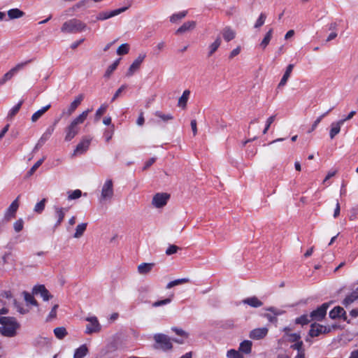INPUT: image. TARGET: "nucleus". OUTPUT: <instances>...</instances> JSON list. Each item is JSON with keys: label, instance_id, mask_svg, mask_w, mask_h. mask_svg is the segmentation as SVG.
Instances as JSON below:
<instances>
[{"label": "nucleus", "instance_id": "aec40b11", "mask_svg": "<svg viewBox=\"0 0 358 358\" xmlns=\"http://www.w3.org/2000/svg\"><path fill=\"white\" fill-rule=\"evenodd\" d=\"M322 328L323 325L316 322L313 323L310 325V329L309 330L308 335L312 338L319 336L320 334H322Z\"/></svg>", "mask_w": 358, "mask_h": 358}, {"label": "nucleus", "instance_id": "9b49d317", "mask_svg": "<svg viewBox=\"0 0 358 358\" xmlns=\"http://www.w3.org/2000/svg\"><path fill=\"white\" fill-rule=\"evenodd\" d=\"M145 58V54H140L138 57L133 62V63L130 65L127 73L126 76L130 77L136 71L140 69L141 64Z\"/></svg>", "mask_w": 358, "mask_h": 358}, {"label": "nucleus", "instance_id": "72a5a7b5", "mask_svg": "<svg viewBox=\"0 0 358 358\" xmlns=\"http://www.w3.org/2000/svg\"><path fill=\"white\" fill-rule=\"evenodd\" d=\"M51 107L50 104H48L44 107H43L41 109L37 110L36 113H34L31 116V121L33 122H36L40 117H42V115L47 111L48 109Z\"/></svg>", "mask_w": 358, "mask_h": 358}, {"label": "nucleus", "instance_id": "393cba45", "mask_svg": "<svg viewBox=\"0 0 358 358\" xmlns=\"http://www.w3.org/2000/svg\"><path fill=\"white\" fill-rule=\"evenodd\" d=\"M293 68H294V64H289L287 66L286 71H285L281 80L280 81L278 87H282L286 84V83H287L288 78H289L290 74L293 70Z\"/></svg>", "mask_w": 358, "mask_h": 358}, {"label": "nucleus", "instance_id": "864d4df0", "mask_svg": "<svg viewBox=\"0 0 358 358\" xmlns=\"http://www.w3.org/2000/svg\"><path fill=\"white\" fill-rule=\"evenodd\" d=\"M173 296V295H171L169 298H166L165 299L159 300V301H157L154 302L152 303V306L153 307H158V306H164V305H166V304L169 303L171 301V300H172Z\"/></svg>", "mask_w": 358, "mask_h": 358}, {"label": "nucleus", "instance_id": "e433bc0d", "mask_svg": "<svg viewBox=\"0 0 358 358\" xmlns=\"http://www.w3.org/2000/svg\"><path fill=\"white\" fill-rule=\"evenodd\" d=\"M120 60L121 58L117 59L112 64L108 67L104 74L105 78H109L110 76L113 72L117 69Z\"/></svg>", "mask_w": 358, "mask_h": 358}, {"label": "nucleus", "instance_id": "4c0bfd02", "mask_svg": "<svg viewBox=\"0 0 358 358\" xmlns=\"http://www.w3.org/2000/svg\"><path fill=\"white\" fill-rule=\"evenodd\" d=\"M189 281H190L189 279L186 278L176 279V280L169 282L166 285V289H171L174 286H176V285H178L180 284H183V283L189 282Z\"/></svg>", "mask_w": 358, "mask_h": 358}, {"label": "nucleus", "instance_id": "49530a36", "mask_svg": "<svg viewBox=\"0 0 358 358\" xmlns=\"http://www.w3.org/2000/svg\"><path fill=\"white\" fill-rule=\"evenodd\" d=\"M108 108V105L106 103L102 104L100 108L96 110L95 113V121L99 120L100 117L105 113Z\"/></svg>", "mask_w": 358, "mask_h": 358}, {"label": "nucleus", "instance_id": "2eb2a0df", "mask_svg": "<svg viewBox=\"0 0 358 358\" xmlns=\"http://www.w3.org/2000/svg\"><path fill=\"white\" fill-rule=\"evenodd\" d=\"M260 127L255 122H251L248 127V143L255 141L259 133Z\"/></svg>", "mask_w": 358, "mask_h": 358}, {"label": "nucleus", "instance_id": "37998d69", "mask_svg": "<svg viewBox=\"0 0 358 358\" xmlns=\"http://www.w3.org/2000/svg\"><path fill=\"white\" fill-rule=\"evenodd\" d=\"M187 14V10H184L178 13L173 14L170 17V21L173 23L176 22L178 20H180L185 17Z\"/></svg>", "mask_w": 358, "mask_h": 358}, {"label": "nucleus", "instance_id": "5701e85b", "mask_svg": "<svg viewBox=\"0 0 358 358\" xmlns=\"http://www.w3.org/2000/svg\"><path fill=\"white\" fill-rule=\"evenodd\" d=\"M84 99V95L83 94H79L75 100L71 103L69 108L68 109V115H71L76 109L78 108V106L81 103Z\"/></svg>", "mask_w": 358, "mask_h": 358}, {"label": "nucleus", "instance_id": "69168bd1", "mask_svg": "<svg viewBox=\"0 0 358 358\" xmlns=\"http://www.w3.org/2000/svg\"><path fill=\"white\" fill-rule=\"evenodd\" d=\"M156 161V157H151L147 162H145V165L143 168V170H147L149 169Z\"/></svg>", "mask_w": 358, "mask_h": 358}, {"label": "nucleus", "instance_id": "a19ab883", "mask_svg": "<svg viewBox=\"0 0 358 358\" xmlns=\"http://www.w3.org/2000/svg\"><path fill=\"white\" fill-rule=\"evenodd\" d=\"M272 33H273V29H271L265 35L264 38H263L262 41L260 43V46L263 48V49H265L266 47L268 45L271 39V37H272Z\"/></svg>", "mask_w": 358, "mask_h": 358}, {"label": "nucleus", "instance_id": "4468645a", "mask_svg": "<svg viewBox=\"0 0 358 358\" xmlns=\"http://www.w3.org/2000/svg\"><path fill=\"white\" fill-rule=\"evenodd\" d=\"M18 198H19V196H17V199H15L11 203V204L10 205V206L8 207L7 210L6 211L5 215H4V220L6 222H8L12 218H14L15 217V213H16V212H17V210L18 209V207H19Z\"/></svg>", "mask_w": 358, "mask_h": 358}, {"label": "nucleus", "instance_id": "58836bf2", "mask_svg": "<svg viewBox=\"0 0 358 358\" xmlns=\"http://www.w3.org/2000/svg\"><path fill=\"white\" fill-rule=\"evenodd\" d=\"M313 321L310 320V315H303L295 320V323L298 324L305 325Z\"/></svg>", "mask_w": 358, "mask_h": 358}, {"label": "nucleus", "instance_id": "0eeeda50", "mask_svg": "<svg viewBox=\"0 0 358 358\" xmlns=\"http://www.w3.org/2000/svg\"><path fill=\"white\" fill-rule=\"evenodd\" d=\"M32 61V59L27 60L24 62H22L20 64H17L15 66L12 68L10 71H8L7 73H6L3 77L0 79V85L5 84L8 80H10L14 74L22 69L24 66H25L27 64L30 63Z\"/></svg>", "mask_w": 358, "mask_h": 358}, {"label": "nucleus", "instance_id": "c85d7f7f", "mask_svg": "<svg viewBox=\"0 0 358 358\" xmlns=\"http://www.w3.org/2000/svg\"><path fill=\"white\" fill-rule=\"evenodd\" d=\"M189 94H190V91L189 90H186L183 92L182 96L178 99V106H180L182 108H186Z\"/></svg>", "mask_w": 358, "mask_h": 358}, {"label": "nucleus", "instance_id": "ea45409f", "mask_svg": "<svg viewBox=\"0 0 358 358\" xmlns=\"http://www.w3.org/2000/svg\"><path fill=\"white\" fill-rule=\"evenodd\" d=\"M23 102H24V101L21 100L17 105H15L14 107H13L10 110V111L8 114L7 118H8V119L13 118L19 112L22 105L23 104Z\"/></svg>", "mask_w": 358, "mask_h": 358}, {"label": "nucleus", "instance_id": "f03ea898", "mask_svg": "<svg viewBox=\"0 0 358 358\" xmlns=\"http://www.w3.org/2000/svg\"><path fill=\"white\" fill-rule=\"evenodd\" d=\"M86 27V24L80 20L73 18L65 22L62 24L61 31L67 34L77 33L85 30Z\"/></svg>", "mask_w": 358, "mask_h": 358}, {"label": "nucleus", "instance_id": "1a4fd4ad", "mask_svg": "<svg viewBox=\"0 0 358 358\" xmlns=\"http://www.w3.org/2000/svg\"><path fill=\"white\" fill-rule=\"evenodd\" d=\"M86 320L89 322V324L86 326L85 333L87 334H92L100 331L101 325L96 317H87Z\"/></svg>", "mask_w": 358, "mask_h": 358}, {"label": "nucleus", "instance_id": "603ef678", "mask_svg": "<svg viewBox=\"0 0 358 358\" xmlns=\"http://www.w3.org/2000/svg\"><path fill=\"white\" fill-rule=\"evenodd\" d=\"M68 199L69 200L76 199L82 196V192L80 189H76L68 192Z\"/></svg>", "mask_w": 358, "mask_h": 358}, {"label": "nucleus", "instance_id": "13d9d810", "mask_svg": "<svg viewBox=\"0 0 358 358\" xmlns=\"http://www.w3.org/2000/svg\"><path fill=\"white\" fill-rule=\"evenodd\" d=\"M127 86L126 85H122L114 94L113 98L111 99V102L115 101L121 94V93L127 89Z\"/></svg>", "mask_w": 358, "mask_h": 358}, {"label": "nucleus", "instance_id": "bf43d9fd", "mask_svg": "<svg viewBox=\"0 0 358 358\" xmlns=\"http://www.w3.org/2000/svg\"><path fill=\"white\" fill-rule=\"evenodd\" d=\"M24 222L22 219L17 220L13 224L14 229L16 232H20L23 229Z\"/></svg>", "mask_w": 358, "mask_h": 358}, {"label": "nucleus", "instance_id": "9d476101", "mask_svg": "<svg viewBox=\"0 0 358 358\" xmlns=\"http://www.w3.org/2000/svg\"><path fill=\"white\" fill-rule=\"evenodd\" d=\"M32 294H40L44 301H48L53 297L44 285H35L32 289Z\"/></svg>", "mask_w": 358, "mask_h": 358}, {"label": "nucleus", "instance_id": "6ab92c4d", "mask_svg": "<svg viewBox=\"0 0 358 358\" xmlns=\"http://www.w3.org/2000/svg\"><path fill=\"white\" fill-rule=\"evenodd\" d=\"M196 27L195 21H187L180 27L176 31V34H181L189 30L194 29Z\"/></svg>", "mask_w": 358, "mask_h": 358}, {"label": "nucleus", "instance_id": "a878e982", "mask_svg": "<svg viewBox=\"0 0 358 358\" xmlns=\"http://www.w3.org/2000/svg\"><path fill=\"white\" fill-rule=\"evenodd\" d=\"M88 352L89 350L87 345L83 344L75 350L73 358H83Z\"/></svg>", "mask_w": 358, "mask_h": 358}, {"label": "nucleus", "instance_id": "412c9836", "mask_svg": "<svg viewBox=\"0 0 358 358\" xmlns=\"http://www.w3.org/2000/svg\"><path fill=\"white\" fill-rule=\"evenodd\" d=\"M55 210L56 216L57 217V222L54 225V230L55 229H57L61 224V223L62 222V221H63V220L64 218V216H65L64 210L66 211L67 209H64L63 208H59V207L55 206Z\"/></svg>", "mask_w": 358, "mask_h": 358}, {"label": "nucleus", "instance_id": "de8ad7c7", "mask_svg": "<svg viewBox=\"0 0 358 358\" xmlns=\"http://www.w3.org/2000/svg\"><path fill=\"white\" fill-rule=\"evenodd\" d=\"M45 157H42L41 159H40L39 160H38L33 166L32 167L29 169V171L27 172V175L29 176H31L32 174H34V173L37 170V169L42 164V163L44 162Z\"/></svg>", "mask_w": 358, "mask_h": 358}, {"label": "nucleus", "instance_id": "8fccbe9b", "mask_svg": "<svg viewBox=\"0 0 358 358\" xmlns=\"http://www.w3.org/2000/svg\"><path fill=\"white\" fill-rule=\"evenodd\" d=\"M13 305L17 310L22 315L27 314L29 313L28 309H25L22 306V304L19 303L16 299H13Z\"/></svg>", "mask_w": 358, "mask_h": 358}, {"label": "nucleus", "instance_id": "7c9ffc66", "mask_svg": "<svg viewBox=\"0 0 358 358\" xmlns=\"http://www.w3.org/2000/svg\"><path fill=\"white\" fill-rule=\"evenodd\" d=\"M222 36L224 39L229 42L235 38V31L227 27L222 30Z\"/></svg>", "mask_w": 358, "mask_h": 358}, {"label": "nucleus", "instance_id": "c03bdc74", "mask_svg": "<svg viewBox=\"0 0 358 358\" xmlns=\"http://www.w3.org/2000/svg\"><path fill=\"white\" fill-rule=\"evenodd\" d=\"M155 115L160 118L163 122H168L173 119V116L171 114H164L161 111H156Z\"/></svg>", "mask_w": 358, "mask_h": 358}, {"label": "nucleus", "instance_id": "e2e57ef3", "mask_svg": "<svg viewBox=\"0 0 358 358\" xmlns=\"http://www.w3.org/2000/svg\"><path fill=\"white\" fill-rule=\"evenodd\" d=\"M275 118V115H272L267 119L266 127L263 130L264 134H265L267 132L271 124L274 122Z\"/></svg>", "mask_w": 358, "mask_h": 358}, {"label": "nucleus", "instance_id": "c9c22d12", "mask_svg": "<svg viewBox=\"0 0 358 358\" xmlns=\"http://www.w3.org/2000/svg\"><path fill=\"white\" fill-rule=\"evenodd\" d=\"M220 44H221V39H220V38L218 37L216 38V40L212 44L210 45L209 52L208 54V57H211L217 51V50L220 47Z\"/></svg>", "mask_w": 358, "mask_h": 358}, {"label": "nucleus", "instance_id": "2f4dec72", "mask_svg": "<svg viewBox=\"0 0 358 358\" xmlns=\"http://www.w3.org/2000/svg\"><path fill=\"white\" fill-rule=\"evenodd\" d=\"M248 306L252 308H259L263 306V302L257 296L248 297Z\"/></svg>", "mask_w": 358, "mask_h": 358}, {"label": "nucleus", "instance_id": "bb28decb", "mask_svg": "<svg viewBox=\"0 0 358 358\" xmlns=\"http://www.w3.org/2000/svg\"><path fill=\"white\" fill-rule=\"evenodd\" d=\"M155 264L153 263H142L138 266V271L140 274H147L152 269Z\"/></svg>", "mask_w": 358, "mask_h": 358}, {"label": "nucleus", "instance_id": "dca6fc26", "mask_svg": "<svg viewBox=\"0 0 358 358\" xmlns=\"http://www.w3.org/2000/svg\"><path fill=\"white\" fill-rule=\"evenodd\" d=\"M80 131V127L74 126L72 124H70L65 129V141H71L78 133Z\"/></svg>", "mask_w": 358, "mask_h": 358}, {"label": "nucleus", "instance_id": "79ce46f5", "mask_svg": "<svg viewBox=\"0 0 358 358\" xmlns=\"http://www.w3.org/2000/svg\"><path fill=\"white\" fill-rule=\"evenodd\" d=\"M47 202L46 199H43L41 201L37 203L34 207V212L41 214L45 209V203Z\"/></svg>", "mask_w": 358, "mask_h": 358}, {"label": "nucleus", "instance_id": "3c124183", "mask_svg": "<svg viewBox=\"0 0 358 358\" xmlns=\"http://www.w3.org/2000/svg\"><path fill=\"white\" fill-rule=\"evenodd\" d=\"M171 330L175 332L178 336L183 338H187L188 336H189V334L186 331H185L184 330H182V329L180 328H178V327H172L171 328Z\"/></svg>", "mask_w": 358, "mask_h": 358}, {"label": "nucleus", "instance_id": "cd10ccee", "mask_svg": "<svg viewBox=\"0 0 358 358\" xmlns=\"http://www.w3.org/2000/svg\"><path fill=\"white\" fill-rule=\"evenodd\" d=\"M22 295L24 296V301L27 303V305H32L34 306H38V301L34 299V294H30L27 291L22 292Z\"/></svg>", "mask_w": 358, "mask_h": 358}, {"label": "nucleus", "instance_id": "f257e3e1", "mask_svg": "<svg viewBox=\"0 0 358 358\" xmlns=\"http://www.w3.org/2000/svg\"><path fill=\"white\" fill-rule=\"evenodd\" d=\"M1 334L6 337H13L16 335V330L20 328V324L14 317H0Z\"/></svg>", "mask_w": 358, "mask_h": 358}, {"label": "nucleus", "instance_id": "5fc2aeb1", "mask_svg": "<svg viewBox=\"0 0 358 358\" xmlns=\"http://www.w3.org/2000/svg\"><path fill=\"white\" fill-rule=\"evenodd\" d=\"M227 356L228 358H244L238 351L234 349L229 350L227 352Z\"/></svg>", "mask_w": 358, "mask_h": 358}, {"label": "nucleus", "instance_id": "0e129e2a", "mask_svg": "<svg viewBox=\"0 0 358 358\" xmlns=\"http://www.w3.org/2000/svg\"><path fill=\"white\" fill-rule=\"evenodd\" d=\"M357 299V296L351 294L348 296L343 301V304L347 306L348 305L352 303Z\"/></svg>", "mask_w": 358, "mask_h": 358}, {"label": "nucleus", "instance_id": "423d86ee", "mask_svg": "<svg viewBox=\"0 0 358 358\" xmlns=\"http://www.w3.org/2000/svg\"><path fill=\"white\" fill-rule=\"evenodd\" d=\"M113 196V184L112 180H107L101 189L100 201L110 200Z\"/></svg>", "mask_w": 358, "mask_h": 358}, {"label": "nucleus", "instance_id": "a18cd8bd", "mask_svg": "<svg viewBox=\"0 0 358 358\" xmlns=\"http://www.w3.org/2000/svg\"><path fill=\"white\" fill-rule=\"evenodd\" d=\"M129 51V45L128 43H123L120 45L117 49V54L118 55H124Z\"/></svg>", "mask_w": 358, "mask_h": 358}, {"label": "nucleus", "instance_id": "6e6d98bb", "mask_svg": "<svg viewBox=\"0 0 358 358\" xmlns=\"http://www.w3.org/2000/svg\"><path fill=\"white\" fill-rule=\"evenodd\" d=\"M266 17V16L264 13H261L259 18L257 19L256 23L255 24L254 27L255 29H258V28L261 27L265 22Z\"/></svg>", "mask_w": 358, "mask_h": 358}, {"label": "nucleus", "instance_id": "052dcab7", "mask_svg": "<svg viewBox=\"0 0 358 358\" xmlns=\"http://www.w3.org/2000/svg\"><path fill=\"white\" fill-rule=\"evenodd\" d=\"M303 341H298L296 343L292 345L290 348L293 350H296L298 352H300L301 351L305 352V350L303 348Z\"/></svg>", "mask_w": 358, "mask_h": 358}, {"label": "nucleus", "instance_id": "f3484780", "mask_svg": "<svg viewBox=\"0 0 358 358\" xmlns=\"http://www.w3.org/2000/svg\"><path fill=\"white\" fill-rule=\"evenodd\" d=\"M268 331V329L266 327L257 328L250 331V337L252 339L260 340L267 335Z\"/></svg>", "mask_w": 358, "mask_h": 358}, {"label": "nucleus", "instance_id": "473e14b6", "mask_svg": "<svg viewBox=\"0 0 358 358\" xmlns=\"http://www.w3.org/2000/svg\"><path fill=\"white\" fill-rule=\"evenodd\" d=\"M87 222L81 223V224H79L78 225H77V227L76 228V232L73 234V237L76 238H79L81 236H83L84 234V232L85 231V230L87 229Z\"/></svg>", "mask_w": 358, "mask_h": 358}, {"label": "nucleus", "instance_id": "680f3d73", "mask_svg": "<svg viewBox=\"0 0 358 358\" xmlns=\"http://www.w3.org/2000/svg\"><path fill=\"white\" fill-rule=\"evenodd\" d=\"M59 306L57 304L55 305L51 311L50 312L48 317H47V321H48L49 320H51L52 318H55L56 316H57V310Z\"/></svg>", "mask_w": 358, "mask_h": 358}, {"label": "nucleus", "instance_id": "4d7b16f0", "mask_svg": "<svg viewBox=\"0 0 358 358\" xmlns=\"http://www.w3.org/2000/svg\"><path fill=\"white\" fill-rule=\"evenodd\" d=\"M113 131H114V125H112V129H106L103 136L106 138V142H109V141L112 138L113 135Z\"/></svg>", "mask_w": 358, "mask_h": 358}, {"label": "nucleus", "instance_id": "f8f14e48", "mask_svg": "<svg viewBox=\"0 0 358 358\" xmlns=\"http://www.w3.org/2000/svg\"><path fill=\"white\" fill-rule=\"evenodd\" d=\"M92 138L88 136L83 137L80 142L77 145L76 149L74 150L73 155L76 154H83L85 153L89 148L90 145Z\"/></svg>", "mask_w": 358, "mask_h": 358}, {"label": "nucleus", "instance_id": "20e7f679", "mask_svg": "<svg viewBox=\"0 0 358 358\" xmlns=\"http://www.w3.org/2000/svg\"><path fill=\"white\" fill-rule=\"evenodd\" d=\"M330 303L331 302L324 303L316 310H313L310 314V320L317 321L322 320L327 315V310Z\"/></svg>", "mask_w": 358, "mask_h": 358}, {"label": "nucleus", "instance_id": "ddd939ff", "mask_svg": "<svg viewBox=\"0 0 358 358\" xmlns=\"http://www.w3.org/2000/svg\"><path fill=\"white\" fill-rule=\"evenodd\" d=\"M329 317L333 320L342 318L344 321H346L348 323H350V321L348 320V317L345 310L341 306L334 307L329 312Z\"/></svg>", "mask_w": 358, "mask_h": 358}, {"label": "nucleus", "instance_id": "6e6552de", "mask_svg": "<svg viewBox=\"0 0 358 358\" xmlns=\"http://www.w3.org/2000/svg\"><path fill=\"white\" fill-rule=\"evenodd\" d=\"M170 194L168 193H157L154 195L152 203L156 208H160L166 205Z\"/></svg>", "mask_w": 358, "mask_h": 358}, {"label": "nucleus", "instance_id": "a211bd4d", "mask_svg": "<svg viewBox=\"0 0 358 358\" xmlns=\"http://www.w3.org/2000/svg\"><path fill=\"white\" fill-rule=\"evenodd\" d=\"M58 120H55L53 125L50 126L43 133L42 136L38 140V145H43L52 136L55 130V127L58 122Z\"/></svg>", "mask_w": 358, "mask_h": 358}, {"label": "nucleus", "instance_id": "4be33fe9", "mask_svg": "<svg viewBox=\"0 0 358 358\" xmlns=\"http://www.w3.org/2000/svg\"><path fill=\"white\" fill-rule=\"evenodd\" d=\"M344 123V120H338L336 122H333L331 125L329 136L333 139L341 131V127Z\"/></svg>", "mask_w": 358, "mask_h": 358}, {"label": "nucleus", "instance_id": "f704fd0d", "mask_svg": "<svg viewBox=\"0 0 358 358\" xmlns=\"http://www.w3.org/2000/svg\"><path fill=\"white\" fill-rule=\"evenodd\" d=\"M53 331L56 338L59 340L64 338V337L68 334L66 328L64 327H56Z\"/></svg>", "mask_w": 358, "mask_h": 358}, {"label": "nucleus", "instance_id": "09e8293b", "mask_svg": "<svg viewBox=\"0 0 358 358\" xmlns=\"http://www.w3.org/2000/svg\"><path fill=\"white\" fill-rule=\"evenodd\" d=\"M182 248L176 245H169L168 248L166 250V255H172L173 254H176L178 252V251L181 250Z\"/></svg>", "mask_w": 358, "mask_h": 358}, {"label": "nucleus", "instance_id": "7ed1b4c3", "mask_svg": "<svg viewBox=\"0 0 358 358\" xmlns=\"http://www.w3.org/2000/svg\"><path fill=\"white\" fill-rule=\"evenodd\" d=\"M155 344L154 348L168 351L173 348L171 339L166 334H156L153 336Z\"/></svg>", "mask_w": 358, "mask_h": 358}, {"label": "nucleus", "instance_id": "774afa93", "mask_svg": "<svg viewBox=\"0 0 358 358\" xmlns=\"http://www.w3.org/2000/svg\"><path fill=\"white\" fill-rule=\"evenodd\" d=\"M241 52V48L240 47H237L236 48L234 49L230 55H229V59H232L234 58V57H236V55H238Z\"/></svg>", "mask_w": 358, "mask_h": 358}, {"label": "nucleus", "instance_id": "c756f323", "mask_svg": "<svg viewBox=\"0 0 358 358\" xmlns=\"http://www.w3.org/2000/svg\"><path fill=\"white\" fill-rule=\"evenodd\" d=\"M24 15V13L18 8H12L8 11V16L10 20L17 19Z\"/></svg>", "mask_w": 358, "mask_h": 358}, {"label": "nucleus", "instance_id": "39448f33", "mask_svg": "<svg viewBox=\"0 0 358 358\" xmlns=\"http://www.w3.org/2000/svg\"><path fill=\"white\" fill-rule=\"evenodd\" d=\"M128 7L125 6L110 11H101L97 14V15L96 16V19L92 22H95L98 20H105L109 19L126 11Z\"/></svg>", "mask_w": 358, "mask_h": 358}, {"label": "nucleus", "instance_id": "338daca9", "mask_svg": "<svg viewBox=\"0 0 358 358\" xmlns=\"http://www.w3.org/2000/svg\"><path fill=\"white\" fill-rule=\"evenodd\" d=\"M289 341L291 342H298L300 341L301 336L299 334L294 333L289 334Z\"/></svg>", "mask_w": 358, "mask_h": 358}, {"label": "nucleus", "instance_id": "b1692460", "mask_svg": "<svg viewBox=\"0 0 358 358\" xmlns=\"http://www.w3.org/2000/svg\"><path fill=\"white\" fill-rule=\"evenodd\" d=\"M91 110H90V109H87V110L83 111L80 115H79L77 117H76L71 122V124H73L74 126L79 127L78 125L80 124H83L85 122V120L87 119V115Z\"/></svg>", "mask_w": 358, "mask_h": 358}]
</instances>
